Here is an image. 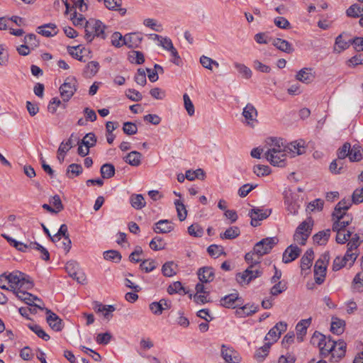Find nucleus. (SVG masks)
<instances>
[{"mask_svg":"<svg viewBox=\"0 0 363 363\" xmlns=\"http://www.w3.org/2000/svg\"><path fill=\"white\" fill-rule=\"evenodd\" d=\"M77 89V81L75 77H68L60 87V96L64 101H68Z\"/></svg>","mask_w":363,"mask_h":363,"instance_id":"423d86ee","label":"nucleus"},{"mask_svg":"<svg viewBox=\"0 0 363 363\" xmlns=\"http://www.w3.org/2000/svg\"><path fill=\"white\" fill-rule=\"evenodd\" d=\"M351 201L349 199H342L335 206L332 214L333 218H344L345 211L351 206Z\"/></svg>","mask_w":363,"mask_h":363,"instance_id":"aec40b11","label":"nucleus"},{"mask_svg":"<svg viewBox=\"0 0 363 363\" xmlns=\"http://www.w3.org/2000/svg\"><path fill=\"white\" fill-rule=\"evenodd\" d=\"M83 169L79 164H71L67 167V177L69 179H72L74 176H79L82 173Z\"/></svg>","mask_w":363,"mask_h":363,"instance_id":"37998d69","label":"nucleus"},{"mask_svg":"<svg viewBox=\"0 0 363 363\" xmlns=\"http://www.w3.org/2000/svg\"><path fill=\"white\" fill-rule=\"evenodd\" d=\"M121 255L119 252L113 250L105 251L104 252V258L106 260L113 261L116 263L121 260Z\"/></svg>","mask_w":363,"mask_h":363,"instance_id":"8fccbe9b","label":"nucleus"},{"mask_svg":"<svg viewBox=\"0 0 363 363\" xmlns=\"http://www.w3.org/2000/svg\"><path fill=\"white\" fill-rule=\"evenodd\" d=\"M314 252L312 249H308L301 259V271L308 270L312 265Z\"/></svg>","mask_w":363,"mask_h":363,"instance_id":"c756f323","label":"nucleus"},{"mask_svg":"<svg viewBox=\"0 0 363 363\" xmlns=\"http://www.w3.org/2000/svg\"><path fill=\"white\" fill-rule=\"evenodd\" d=\"M23 277H24V273L18 271L13 272L6 275L8 283L10 284L11 288L13 289L15 291L16 288L19 289L21 280L23 279Z\"/></svg>","mask_w":363,"mask_h":363,"instance_id":"bb28decb","label":"nucleus"},{"mask_svg":"<svg viewBox=\"0 0 363 363\" xmlns=\"http://www.w3.org/2000/svg\"><path fill=\"white\" fill-rule=\"evenodd\" d=\"M271 211V210H264L259 208L251 209L248 213V216L251 218V225L254 227L259 225V221L269 217Z\"/></svg>","mask_w":363,"mask_h":363,"instance_id":"1a4fd4ad","label":"nucleus"},{"mask_svg":"<svg viewBox=\"0 0 363 363\" xmlns=\"http://www.w3.org/2000/svg\"><path fill=\"white\" fill-rule=\"evenodd\" d=\"M271 143L269 144L270 147L264 152V154H277L280 153L283 151L285 152L289 151L286 149V145L284 144L282 138H270Z\"/></svg>","mask_w":363,"mask_h":363,"instance_id":"4468645a","label":"nucleus"},{"mask_svg":"<svg viewBox=\"0 0 363 363\" xmlns=\"http://www.w3.org/2000/svg\"><path fill=\"white\" fill-rule=\"evenodd\" d=\"M277 242L278 239L276 237L263 238L255 245L254 252L258 257H261L269 253Z\"/></svg>","mask_w":363,"mask_h":363,"instance_id":"0eeeda50","label":"nucleus"},{"mask_svg":"<svg viewBox=\"0 0 363 363\" xmlns=\"http://www.w3.org/2000/svg\"><path fill=\"white\" fill-rule=\"evenodd\" d=\"M363 202V187L356 189L352 195V203L359 204Z\"/></svg>","mask_w":363,"mask_h":363,"instance_id":"338daca9","label":"nucleus"},{"mask_svg":"<svg viewBox=\"0 0 363 363\" xmlns=\"http://www.w3.org/2000/svg\"><path fill=\"white\" fill-rule=\"evenodd\" d=\"M37 32L45 37H52L57 34L58 30L55 23H46L38 26Z\"/></svg>","mask_w":363,"mask_h":363,"instance_id":"412c9836","label":"nucleus"},{"mask_svg":"<svg viewBox=\"0 0 363 363\" xmlns=\"http://www.w3.org/2000/svg\"><path fill=\"white\" fill-rule=\"evenodd\" d=\"M260 258L257 256L254 249L245 255V259L250 264L243 272L236 274V281L240 284L242 286L247 285L251 281L259 277L262 274V271L259 266Z\"/></svg>","mask_w":363,"mask_h":363,"instance_id":"f257e3e1","label":"nucleus"},{"mask_svg":"<svg viewBox=\"0 0 363 363\" xmlns=\"http://www.w3.org/2000/svg\"><path fill=\"white\" fill-rule=\"evenodd\" d=\"M344 33L340 34L335 38V43L334 46V51L338 53L347 49L350 45H352V39L345 40L343 39Z\"/></svg>","mask_w":363,"mask_h":363,"instance_id":"cd10ccee","label":"nucleus"},{"mask_svg":"<svg viewBox=\"0 0 363 363\" xmlns=\"http://www.w3.org/2000/svg\"><path fill=\"white\" fill-rule=\"evenodd\" d=\"M95 311L98 313H103V315L105 318L109 319L112 317L111 313H113L116 308L112 305H103L101 303H96Z\"/></svg>","mask_w":363,"mask_h":363,"instance_id":"2f4dec72","label":"nucleus"},{"mask_svg":"<svg viewBox=\"0 0 363 363\" xmlns=\"http://www.w3.org/2000/svg\"><path fill=\"white\" fill-rule=\"evenodd\" d=\"M242 116L245 118L244 123L251 128H254L257 123V111L252 104H247L243 108Z\"/></svg>","mask_w":363,"mask_h":363,"instance_id":"6e6552de","label":"nucleus"},{"mask_svg":"<svg viewBox=\"0 0 363 363\" xmlns=\"http://www.w3.org/2000/svg\"><path fill=\"white\" fill-rule=\"evenodd\" d=\"M363 149L359 144L354 145L350 150L349 154V160L350 162H359L362 159Z\"/></svg>","mask_w":363,"mask_h":363,"instance_id":"f704fd0d","label":"nucleus"},{"mask_svg":"<svg viewBox=\"0 0 363 363\" xmlns=\"http://www.w3.org/2000/svg\"><path fill=\"white\" fill-rule=\"evenodd\" d=\"M198 277L202 283L211 282L214 279L213 269L208 267H202L198 272Z\"/></svg>","mask_w":363,"mask_h":363,"instance_id":"a878e982","label":"nucleus"},{"mask_svg":"<svg viewBox=\"0 0 363 363\" xmlns=\"http://www.w3.org/2000/svg\"><path fill=\"white\" fill-rule=\"evenodd\" d=\"M184 108L186 110L188 114L191 116L194 114V106L190 99L189 96L187 94L183 95Z\"/></svg>","mask_w":363,"mask_h":363,"instance_id":"680f3d73","label":"nucleus"},{"mask_svg":"<svg viewBox=\"0 0 363 363\" xmlns=\"http://www.w3.org/2000/svg\"><path fill=\"white\" fill-rule=\"evenodd\" d=\"M130 62H135L137 65H141L145 62L144 55L140 51H133L132 55H130Z\"/></svg>","mask_w":363,"mask_h":363,"instance_id":"69168bd1","label":"nucleus"},{"mask_svg":"<svg viewBox=\"0 0 363 363\" xmlns=\"http://www.w3.org/2000/svg\"><path fill=\"white\" fill-rule=\"evenodd\" d=\"M275 284L272 287L270 293L273 296H277L281 293L285 291L287 289L286 284L282 281L274 283Z\"/></svg>","mask_w":363,"mask_h":363,"instance_id":"bf43d9fd","label":"nucleus"},{"mask_svg":"<svg viewBox=\"0 0 363 363\" xmlns=\"http://www.w3.org/2000/svg\"><path fill=\"white\" fill-rule=\"evenodd\" d=\"M142 155L138 151H132L124 158L125 162L131 166L138 167L141 163Z\"/></svg>","mask_w":363,"mask_h":363,"instance_id":"473e14b6","label":"nucleus"},{"mask_svg":"<svg viewBox=\"0 0 363 363\" xmlns=\"http://www.w3.org/2000/svg\"><path fill=\"white\" fill-rule=\"evenodd\" d=\"M347 16L352 18H358L363 15V6L357 4H352L346 11Z\"/></svg>","mask_w":363,"mask_h":363,"instance_id":"a19ab883","label":"nucleus"},{"mask_svg":"<svg viewBox=\"0 0 363 363\" xmlns=\"http://www.w3.org/2000/svg\"><path fill=\"white\" fill-rule=\"evenodd\" d=\"M29 328L34 332L40 338L45 341L50 340V336L45 331L38 325H29Z\"/></svg>","mask_w":363,"mask_h":363,"instance_id":"13d9d810","label":"nucleus"},{"mask_svg":"<svg viewBox=\"0 0 363 363\" xmlns=\"http://www.w3.org/2000/svg\"><path fill=\"white\" fill-rule=\"evenodd\" d=\"M106 26L99 20L94 18H90L86 21L84 29H85V38L91 43L95 37L105 39L106 35L104 30Z\"/></svg>","mask_w":363,"mask_h":363,"instance_id":"f03ea898","label":"nucleus"},{"mask_svg":"<svg viewBox=\"0 0 363 363\" xmlns=\"http://www.w3.org/2000/svg\"><path fill=\"white\" fill-rule=\"evenodd\" d=\"M296 78L297 80L305 83L309 84L312 82L315 79V75L312 72L311 68H303L301 69L296 75Z\"/></svg>","mask_w":363,"mask_h":363,"instance_id":"b1692460","label":"nucleus"},{"mask_svg":"<svg viewBox=\"0 0 363 363\" xmlns=\"http://www.w3.org/2000/svg\"><path fill=\"white\" fill-rule=\"evenodd\" d=\"M313 229V223L311 220H304L296 228L294 240L297 244L305 245Z\"/></svg>","mask_w":363,"mask_h":363,"instance_id":"39448f33","label":"nucleus"},{"mask_svg":"<svg viewBox=\"0 0 363 363\" xmlns=\"http://www.w3.org/2000/svg\"><path fill=\"white\" fill-rule=\"evenodd\" d=\"M272 45L279 50L286 52L291 53L294 51V48L291 43L287 40L281 38H274L272 40Z\"/></svg>","mask_w":363,"mask_h":363,"instance_id":"c85d7f7f","label":"nucleus"},{"mask_svg":"<svg viewBox=\"0 0 363 363\" xmlns=\"http://www.w3.org/2000/svg\"><path fill=\"white\" fill-rule=\"evenodd\" d=\"M174 204L176 206L179 219L181 221L184 220L187 216V211L186 209L184 204L180 200H175Z\"/></svg>","mask_w":363,"mask_h":363,"instance_id":"09e8293b","label":"nucleus"},{"mask_svg":"<svg viewBox=\"0 0 363 363\" xmlns=\"http://www.w3.org/2000/svg\"><path fill=\"white\" fill-rule=\"evenodd\" d=\"M301 252V250L297 245H289L283 253V262L286 264L295 260L300 255Z\"/></svg>","mask_w":363,"mask_h":363,"instance_id":"2eb2a0df","label":"nucleus"},{"mask_svg":"<svg viewBox=\"0 0 363 363\" xmlns=\"http://www.w3.org/2000/svg\"><path fill=\"white\" fill-rule=\"evenodd\" d=\"M240 234V230L237 226L228 228L224 233L220 234V238L223 240H233L238 238Z\"/></svg>","mask_w":363,"mask_h":363,"instance_id":"e433bc0d","label":"nucleus"},{"mask_svg":"<svg viewBox=\"0 0 363 363\" xmlns=\"http://www.w3.org/2000/svg\"><path fill=\"white\" fill-rule=\"evenodd\" d=\"M287 329V324L286 322L280 321L277 323L272 328L269 330L265 336V340H272V345L277 342L280 337L282 333L285 332Z\"/></svg>","mask_w":363,"mask_h":363,"instance_id":"9b49d317","label":"nucleus"},{"mask_svg":"<svg viewBox=\"0 0 363 363\" xmlns=\"http://www.w3.org/2000/svg\"><path fill=\"white\" fill-rule=\"evenodd\" d=\"M182 291H183L184 294H186L184 288L183 287L180 281H174V283L170 284L167 288V292L170 295L174 294H181Z\"/></svg>","mask_w":363,"mask_h":363,"instance_id":"5fc2aeb1","label":"nucleus"},{"mask_svg":"<svg viewBox=\"0 0 363 363\" xmlns=\"http://www.w3.org/2000/svg\"><path fill=\"white\" fill-rule=\"evenodd\" d=\"M140 267L146 273L150 272L156 268L155 262L153 259H145L140 264Z\"/></svg>","mask_w":363,"mask_h":363,"instance_id":"0e129e2a","label":"nucleus"},{"mask_svg":"<svg viewBox=\"0 0 363 363\" xmlns=\"http://www.w3.org/2000/svg\"><path fill=\"white\" fill-rule=\"evenodd\" d=\"M352 284L357 288L359 292L363 291V274L357 273L353 279Z\"/></svg>","mask_w":363,"mask_h":363,"instance_id":"774afa93","label":"nucleus"},{"mask_svg":"<svg viewBox=\"0 0 363 363\" xmlns=\"http://www.w3.org/2000/svg\"><path fill=\"white\" fill-rule=\"evenodd\" d=\"M177 265L172 261L164 263L162 267L164 276L171 277L177 274Z\"/></svg>","mask_w":363,"mask_h":363,"instance_id":"ea45409f","label":"nucleus"},{"mask_svg":"<svg viewBox=\"0 0 363 363\" xmlns=\"http://www.w3.org/2000/svg\"><path fill=\"white\" fill-rule=\"evenodd\" d=\"M333 347L334 349L330 357V361L336 362L345 356L346 343L343 340H338L335 342V347Z\"/></svg>","mask_w":363,"mask_h":363,"instance_id":"6ab92c4d","label":"nucleus"},{"mask_svg":"<svg viewBox=\"0 0 363 363\" xmlns=\"http://www.w3.org/2000/svg\"><path fill=\"white\" fill-rule=\"evenodd\" d=\"M150 247L155 251L161 250L164 249L165 243L162 238L156 236L150 241Z\"/></svg>","mask_w":363,"mask_h":363,"instance_id":"864d4df0","label":"nucleus"},{"mask_svg":"<svg viewBox=\"0 0 363 363\" xmlns=\"http://www.w3.org/2000/svg\"><path fill=\"white\" fill-rule=\"evenodd\" d=\"M188 233L191 236L200 238L203 234V230L199 224H192L188 228Z\"/></svg>","mask_w":363,"mask_h":363,"instance_id":"e2e57ef3","label":"nucleus"},{"mask_svg":"<svg viewBox=\"0 0 363 363\" xmlns=\"http://www.w3.org/2000/svg\"><path fill=\"white\" fill-rule=\"evenodd\" d=\"M47 317L46 320L50 327L55 331H61L64 328L62 320L48 308L45 309Z\"/></svg>","mask_w":363,"mask_h":363,"instance_id":"f8f14e48","label":"nucleus"},{"mask_svg":"<svg viewBox=\"0 0 363 363\" xmlns=\"http://www.w3.org/2000/svg\"><path fill=\"white\" fill-rule=\"evenodd\" d=\"M351 147H352L350 143H344L343 145L337 150L338 160H344L347 157H349V154L350 152Z\"/></svg>","mask_w":363,"mask_h":363,"instance_id":"6e6d98bb","label":"nucleus"},{"mask_svg":"<svg viewBox=\"0 0 363 363\" xmlns=\"http://www.w3.org/2000/svg\"><path fill=\"white\" fill-rule=\"evenodd\" d=\"M65 269L69 275L77 282L83 284L85 281V275L84 273L79 272V264L77 262H67L65 265Z\"/></svg>","mask_w":363,"mask_h":363,"instance_id":"9d476101","label":"nucleus"},{"mask_svg":"<svg viewBox=\"0 0 363 363\" xmlns=\"http://www.w3.org/2000/svg\"><path fill=\"white\" fill-rule=\"evenodd\" d=\"M330 236V230L327 229L325 230L319 231L318 233L313 236V242L318 245H325L328 242Z\"/></svg>","mask_w":363,"mask_h":363,"instance_id":"c9c22d12","label":"nucleus"},{"mask_svg":"<svg viewBox=\"0 0 363 363\" xmlns=\"http://www.w3.org/2000/svg\"><path fill=\"white\" fill-rule=\"evenodd\" d=\"M253 172L257 177H264L270 174V167L268 165L257 164L253 167Z\"/></svg>","mask_w":363,"mask_h":363,"instance_id":"603ef678","label":"nucleus"},{"mask_svg":"<svg viewBox=\"0 0 363 363\" xmlns=\"http://www.w3.org/2000/svg\"><path fill=\"white\" fill-rule=\"evenodd\" d=\"M272 343L266 342L262 347L257 349L255 353V358L259 362H262L268 355Z\"/></svg>","mask_w":363,"mask_h":363,"instance_id":"4c0bfd02","label":"nucleus"},{"mask_svg":"<svg viewBox=\"0 0 363 363\" xmlns=\"http://www.w3.org/2000/svg\"><path fill=\"white\" fill-rule=\"evenodd\" d=\"M287 155H291V157H295L296 155H300L304 153L305 147L302 141H294L289 145H286Z\"/></svg>","mask_w":363,"mask_h":363,"instance_id":"4be33fe9","label":"nucleus"},{"mask_svg":"<svg viewBox=\"0 0 363 363\" xmlns=\"http://www.w3.org/2000/svg\"><path fill=\"white\" fill-rule=\"evenodd\" d=\"M174 226L169 220H160L155 224L153 230L156 233H168L172 231Z\"/></svg>","mask_w":363,"mask_h":363,"instance_id":"393cba45","label":"nucleus"},{"mask_svg":"<svg viewBox=\"0 0 363 363\" xmlns=\"http://www.w3.org/2000/svg\"><path fill=\"white\" fill-rule=\"evenodd\" d=\"M311 321L312 318H309L303 319L297 323L296 326V335L297 339H298L300 342L303 341V337L306 335L307 329L310 326Z\"/></svg>","mask_w":363,"mask_h":363,"instance_id":"5701e85b","label":"nucleus"},{"mask_svg":"<svg viewBox=\"0 0 363 363\" xmlns=\"http://www.w3.org/2000/svg\"><path fill=\"white\" fill-rule=\"evenodd\" d=\"M345 322L340 319L335 318L333 320L330 330L333 333L340 335L344 331Z\"/></svg>","mask_w":363,"mask_h":363,"instance_id":"49530a36","label":"nucleus"},{"mask_svg":"<svg viewBox=\"0 0 363 363\" xmlns=\"http://www.w3.org/2000/svg\"><path fill=\"white\" fill-rule=\"evenodd\" d=\"M200 63L204 68L209 70H213V65L216 67H219V64L217 61L205 55H202L200 57Z\"/></svg>","mask_w":363,"mask_h":363,"instance_id":"3c124183","label":"nucleus"},{"mask_svg":"<svg viewBox=\"0 0 363 363\" xmlns=\"http://www.w3.org/2000/svg\"><path fill=\"white\" fill-rule=\"evenodd\" d=\"M234 67L243 78L248 79L252 77L251 69L245 65L239 62H235Z\"/></svg>","mask_w":363,"mask_h":363,"instance_id":"de8ad7c7","label":"nucleus"},{"mask_svg":"<svg viewBox=\"0 0 363 363\" xmlns=\"http://www.w3.org/2000/svg\"><path fill=\"white\" fill-rule=\"evenodd\" d=\"M99 64L96 61H91L89 62L84 71L86 77H91L94 76L99 69Z\"/></svg>","mask_w":363,"mask_h":363,"instance_id":"c03bdc74","label":"nucleus"},{"mask_svg":"<svg viewBox=\"0 0 363 363\" xmlns=\"http://www.w3.org/2000/svg\"><path fill=\"white\" fill-rule=\"evenodd\" d=\"M239 294L237 291L226 295L220 300V306L228 308H235L239 306L238 303L240 301Z\"/></svg>","mask_w":363,"mask_h":363,"instance_id":"dca6fc26","label":"nucleus"},{"mask_svg":"<svg viewBox=\"0 0 363 363\" xmlns=\"http://www.w3.org/2000/svg\"><path fill=\"white\" fill-rule=\"evenodd\" d=\"M285 203L287 206L286 210L289 213L292 215H296L298 213L299 204L296 201H293L290 200L289 197H286L285 200Z\"/></svg>","mask_w":363,"mask_h":363,"instance_id":"052dcab7","label":"nucleus"},{"mask_svg":"<svg viewBox=\"0 0 363 363\" xmlns=\"http://www.w3.org/2000/svg\"><path fill=\"white\" fill-rule=\"evenodd\" d=\"M79 142L81 144H83L85 147L91 148L96 145L97 139L94 133H89L85 135L82 140H79Z\"/></svg>","mask_w":363,"mask_h":363,"instance_id":"a18cd8bd","label":"nucleus"},{"mask_svg":"<svg viewBox=\"0 0 363 363\" xmlns=\"http://www.w3.org/2000/svg\"><path fill=\"white\" fill-rule=\"evenodd\" d=\"M115 167L111 163L104 164L100 169V173L103 179H110L115 175Z\"/></svg>","mask_w":363,"mask_h":363,"instance_id":"58836bf2","label":"nucleus"},{"mask_svg":"<svg viewBox=\"0 0 363 363\" xmlns=\"http://www.w3.org/2000/svg\"><path fill=\"white\" fill-rule=\"evenodd\" d=\"M15 294L20 300L24 301L26 304L29 306H33V303H34V301H38L41 302V300L38 298L37 296L22 290L15 291Z\"/></svg>","mask_w":363,"mask_h":363,"instance_id":"7c9ffc66","label":"nucleus"},{"mask_svg":"<svg viewBox=\"0 0 363 363\" xmlns=\"http://www.w3.org/2000/svg\"><path fill=\"white\" fill-rule=\"evenodd\" d=\"M258 306L255 305H245L239 308L236 313L240 316H248L257 311Z\"/></svg>","mask_w":363,"mask_h":363,"instance_id":"79ce46f5","label":"nucleus"},{"mask_svg":"<svg viewBox=\"0 0 363 363\" xmlns=\"http://www.w3.org/2000/svg\"><path fill=\"white\" fill-rule=\"evenodd\" d=\"M131 206L136 210H140L145 206L146 202L142 194H132L130 197Z\"/></svg>","mask_w":363,"mask_h":363,"instance_id":"72a5a7b5","label":"nucleus"},{"mask_svg":"<svg viewBox=\"0 0 363 363\" xmlns=\"http://www.w3.org/2000/svg\"><path fill=\"white\" fill-rule=\"evenodd\" d=\"M266 159L270 162L273 166L277 167H284L286 165V160L287 153L286 152L280 153H271V154H264Z\"/></svg>","mask_w":363,"mask_h":363,"instance_id":"f3484780","label":"nucleus"},{"mask_svg":"<svg viewBox=\"0 0 363 363\" xmlns=\"http://www.w3.org/2000/svg\"><path fill=\"white\" fill-rule=\"evenodd\" d=\"M124 38L125 35L123 36L119 32H115L111 36V44L116 48H121L125 45Z\"/></svg>","mask_w":363,"mask_h":363,"instance_id":"4d7b16f0","label":"nucleus"},{"mask_svg":"<svg viewBox=\"0 0 363 363\" xmlns=\"http://www.w3.org/2000/svg\"><path fill=\"white\" fill-rule=\"evenodd\" d=\"M125 45L129 48H137L141 44L143 35L140 33H130L125 35Z\"/></svg>","mask_w":363,"mask_h":363,"instance_id":"a211bd4d","label":"nucleus"},{"mask_svg":"<svg viewBox=\"0 0 363 363\" xmlns=\"http://www.w3.org/2000/svg\"><path fill=\"white\" fill-rule=\"evenodd\" d=\"M335 342L330 336L326 337L318 331H315L311 338V342L318 345L320 354L324 357L332 354L333 347H335Z\"/></svg>","mask_w":363,"mask_h":363,"instance_id":"7ed1b4c3","label":"nucleus"},{"mask_svg":"<svg viewBox=\"0 0 363 363\" xmlns=\"http://www.w3.org/2000/svg\"><path fill=\"white\" fill-rule=\"evenodd\" d=\"M330 254L326 252L320 255L315 262L314 266V277L315 283L321 284L323 283L326 274L327 265L329 262Z\"/></svg>","mask_w":363,"mask_h":363,"instance_id":"20e7f679","label":"nucleus"},{"mask_svg":"<svg viewBox=\"0 0 363 363\" xmlns=\"http://www.w3.org/2000/svg\"><path fill=\"white\" fill-rule=\"evenodd\" d=\"M221 356L225 363H239L241 360V357L238 352L224 345L221 347Z\"/></svg>","mask_w":363,"mask_h":363,"instance_id":"ddd939ff","label":"nucleus"}]
</instances>
